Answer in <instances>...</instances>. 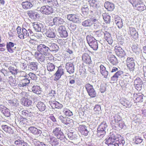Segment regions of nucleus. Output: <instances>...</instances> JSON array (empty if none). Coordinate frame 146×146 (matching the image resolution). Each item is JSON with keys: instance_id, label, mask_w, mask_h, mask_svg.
Returning a JSON list of instances; mask_svg holds the SVG:
<instances>
[{"instance_id": "obj_29", "label": "nucleus", "mask_w": 146, "mask_h": 146, "mask_svg": "<svg viewBox=\"0 0 146 146\" xmlns=\"http://www.w3.org/2000/svg\"><path fill=\"white\" fill-rule=\"evenodd\" d=\"M33 26L34 29L36 31L42 32L41 30L43 27V25L41 23L35 22L33 24Z\"/></svg>"}, {"instance_id": "obj_17", "label": "nucleus", "mask_w": 146, "mask_h": 146, "mask_svg": "<svg viewBox=\"0 0 146 146\" xmlns=\"http://www.w3.org/2000/svg\"><path fill=\"white\" fill-rule=\"evenodd\" d=\"M28 130L30 132L37 136H40L42 133L41 130L33 126L30 127Z\"/></svg>"}, {"instance_id": "obj_48", "label": "nucleus", "mask_w": 146, "mask_h": 146, "mask_svg": "<svg viewBox=\"0 0 146 146\" xmlns=\"http://www.w3.org/2000/svg\"><path fill=\"white\" fill-rule=\"evenodd\" d=\"M63 112L64 115L68 116H71L73 115L72 112L68 109L64 108Z\"/></svg>"}, {"instance_id": "obj_58", "label": "nucleus", "mask_w": 146, "mask_h": 146, "mask_svg": "<svg viewBox=\"0 0 146 146\" xmlns=\"http://www.w3.org/2000/svg\"><path fill=\"white\" fill-rule=\"evenodd\" d=\"M82 11L83 13H86L88 11V8L87 5H84L82 8Z\"/></svg>"}, {"instance_id": "obj_28", "label": "nucleus", "mask_w": 146, "mask_h": 146, "mask_svg": "<svg viewBox=\"0 0 146 146\" xmlns=\"http://www.w3.org/2000/svg\"><path fill=\"white\" fill-rule=\"evenodd\" d=\"M58 118L64 124L68 125L71 123L72 120L66 117H64L62 115H59Z\"/></svg>"}, {"instance_id": "obj_52", "label": "nucleus", "mask_w": 146, "mask_h": 146, "mask_svg": "<svg viewBox=\"0 0 146 146\" xmlns=\"http://www.w3.org/2000/svg\"><path fill=\"white\" fill-rule=\"evenodd\" d=\"M33 142L35 146H48L46 145L43 142H40L39 141H36L35 139L33 141Z\"/></svg>"}, {"instance_id": "obj_55", "label": "nucleus", "mask_w": 146, "mask_h": 146, "mask_svg": "<svg viewBox=\"0 0 146 146\" xmlns=\"http://www.w3.org/2000/svg\"><path fill=\"white\" fill-rule=\"evenodd\" d=\"M137 96L135 98V102H142L143 101V96L142 95L136 94Z\"/></svg>"}, {"instance_id": "obj_33", "label": "nucleus", "mask_w": 146, "mask_h": 146, "mask_svg": "<svg viewBox=\"0 0 146 146\" xmlns=\"http://www.w3.org/2000/svg\"><path fill=\"white\" fill-rule=\"evenodd\" d=\"M27 14L29 17L32 19H36L39 17V15L34 11H29Z\"/></svg>"}, {"instance_id": "obj_18", "label": "nucleus", "mask_w": 146, "mask_h": 146, "mask_svg": "<svg viewBox=\"0 0 146 146\" xmlns=\"http://www.w3.org/2000/svg\"><path fill=\"white\" fill-rule=\"evenodd\" d=\"M67 18L68 20L72 21L73 23H77L79 22V18L78 16L75 14L68 15Z\"/></svg>"}, {"instance_id": "obj_20", "label": "nucleus", "mask_w": 146, "mask_h": 146, "mask_svg": "<svg viewBox=\"0 0 146 146\" xmlns=\"http://www.w3.org/2000/svg\"><path fill=\"white\" fill-rule=\"evenodd\" d=\"M114 22L119 29L121 28L123 26L122 19L118 16H115Z\"/></svg>"}, {"instance_id": "obj_35", "label": "nucleus", "mask_w": 146, "mask_h": 146, "mask_svg": "<svg viewBox=\"0 0 146 146\" xmlns=\"http://www.w3.org/2000/svg\"><path fill=\"white\" fill-rule=\"evenodd\" d=\"M105 7L108 11H112L114 8V5L112 3L108 1L106 2L104 4Z\"/></svg>"}, {"instance_id": "obj_40", "label": "nucleus", "mask_w": 146, "mask_h": 146, "mask_svg": "<svg viewBox=\"0 0 146 146\" xmlns=\"http://www.w3.org/2000/svg\"><path fill=\"white\" fill-rule=\"evenodd\" d=\"M88 1L90 7L94 9L98 8L99 6L98 2L95 0H89Z\"/></svg>"}, {"instance_id": "obj_60", "label": "nucleus", "mask_w": 146, "mask_h": 146, "mask_svg": "<svg viewBox=\"0 0 146 146\" xmlns=\"http://www.w3.org/2000/svg\"><path fill=\"white\" fill-rule=\"evenodd\" d=\"M28 76L29 79L31 78L33 80L35 79L36 76L35 74L31 72L29 73Z\"/></svg>"}, {"instance_id": "obj_15", "label": "nucleus", "mask_w": 146, "mask_h": 146, "mask_svg": "<svg viewBox=\"0 0 146 146\" xmlns=\"http://www.w3.org/2000/svg\"><path fill=\"white\" fill-rule=\"evenodd\" d=\"M60 36L61 37L66 38L68 36V33L64 26H60L58 30Z\"/></svg>"}, {"instance_id": "obj_39", "label": "nucleus", "mask_w": 146, "mask_h": 146, "mask_svg": "<svg viewBox=\"0 0 146 146\" xmlns=\"http://www.w3.org/2000/svg\"><path fill=\"white\" fill-rule=\"evenodd\" d=\"M50 105L53 108L61 109L63 107L62 104L56 101L51 102Z\"/></svg>"}, {"instance_id": "obj_64", "label": "nucleus", "mask_w": 146, "mask_h": 146, "mask_svg": "<svg viewBox=\"0 0 146 146\" xmlns=\"http://www.w3.org/2000/svg\"><path fill=\"white\" fill-rule=\"evenodd\" d=\"M100 90L101 93H104L106 90V88L103 85H101Z\"/></svg>"}, {"instance_id": "obj_56", "label": "nucleus", "mask_w": 146, "mask_h": 146, "mask_svg": "<svg viewBox=\"0 0 146 146\" xmlns=\"http://www.w3.org/2000/svg\"><path fill=\"white\" fill-rule=\"evenodd\" d=\"M113 117L115 123H118L119 121H120L121 119V117L118 115H115Z\"/></svg>"}, {"instance_id": "obj_30", "label": "nucleus", "mask_w": 146, "mask_h": 146, "mask_svg": "<svg viewBox=\"0 0 146 146\" xmlns=\"http://www.w3.org/2000/svg\"><path fill=\"white\" fill-rule=\"evenodd\" d=\"M30 85L32 87L31 90L32 91L37 94H40L41 92V88L39 86L37 85H33L32 83H31Z\"/></svg>"}, {"instance_id": "obj_51", "label": "nucleus", "mask_w": 146, "mask_h": 146, "mask_svg": "<svg viewBox=\"0 0 146 146\" xmlns=\"http://www.w3.org/2000/svg\"><path fill=\"white\" fill-rule=\"evenodd\" d=\"M68 137L70 140H75L76 139L77 136L76 135L74 134L73 132H69L68 133Z\"/></svg>"}, {"instance_id": "obj_1", "label": "nucleus", "mask_w": 146, "mask_h": 146, "mask_svg": "<svg viewBox=\"0 0 146 146\" xmlns=\"http://www.w3.org/2000/svg\"><path fill=\"white\" fill-rule=\"evenodd\" d=\"M52 133L57 138L52 135H49L46 136L45 138L46 141L52 146H57L59 144V141L58 139L63 142H65L67 140L60 128H55L54 129Z\"/></svg>"}, {"instance_id": "obj_24", "label": "nucleus", "mask_w": 146, "mask_h": 146, "mask_svg": "<svg viewBox=\"0 0 146 146\" xmlns=\"http://www.w3.org/2000/svg\"><path fill=\"white\" fill-rule=\"evenodd\" d=\"M43 54L38 52L35 53V56L36 59L39 62H43L45 60V57Z\"/></svg>"}, {"instance_id": "obj_41", "label": "nucleus", "mask_w": 146, "mask_h": 146, "mask_svg": "<svg viewBox=\"0 0 146 146\" xmlns=\"http://www.w3.org/2000/svg\"><path fill=\"white\" fill-rule=\"evenodd\" d=\"M123 73V72L122 71H118L111 78V80L114 81H116L118 78Z\"/></svg>"}, {"instance_id": "obj_25", "label": "nucleus", "mask_w": 146, "mask_h": 146, "mask_svg": "<svg viewBox=\"0 0 146 146\" xmlns=\"http://www.w3.org/2000/svg\"><path fill=\"white\" fill-rule=\"evenodd\" d=\"M64 70L63 69L58 68L55 74V77L54 79L55 80H59L61 76L64 74Z\"/></svg>"}, {"instance_id": "obj_21", "label": "nucleus", "mask_w": 146, "mask_h": 146, "mask_svg": "<svg viewBox=\"0 0 146 146\" xmlns=\"http://www.w3.org/2000/svg\"><path fill=\"white\" fill-rule=\"evenodd\" d=\"M0 111L5 116L8 117L10 115L9 110L4 106L1 105H0Z\"/></svg>"}, {"instance_id": "obj_11", "label": "nucleus", "mask_w": 146, "mask_h": 146, "mask_svg": "<svg viewBox=\"0 0 146 146\" xmlns=\"http://www.w3.org/2000/svg\"><path fill=\"white\" fill-rule=\"evenodd\" d=\"M21 81L19 84L20 87H24L30 82V79L28 76H26L20 77Z\"/></svg>"}, {"instance_id": "obj_9", "label": "nucleus", "mask_w": 146, "mask_h": 146, "mask_svg": "<svg viewBox=\"0 0 146 146\" xmlns=\"http://www.w3.org/2000/svg\"><path fill=\"white\" fill-rule=\"evenodd\" d=\"M39 11L42 14L48 15L52 13L54 10L51 7L46 5L42 7Z\"/></svg>"}, {"instance_id": "obj_6", "label": "nucleus", "mask_w": 146, "mask_h": 146, "mask_svg": "<svg viewBox=\"0 0 146 146\" xmlns=\"http://www.w3.org/2000/svg\"><path fill=\"white\" fill-rule=\"evenodd\" d=\"M37 50L38 52L42 53L45 56H46L49 53V48L48 46L46 44H40L38 45L37 47Z\"/></svg>"}, {"instance_id": "obj_49", "label": "nucleus", "mask_w": 146, "mask_h": 146, "mask_svg": "<svg viewBox=\"0 0 146 146\" xmlns=\"http://www.w3.org/2000/svg\"><path fill=\"white\" fill-rule=\"evenodd\" d=\"M47 68L48 71H52L54 70L55 66L53 64L49 63L47 64Z\"/></svg>"}, {"instance_id": "obj_37", "label": "nucleus", "mask_w": 146, "mask_h": 146, "mask_svg": "<svg viewBox=\"0 0 146 146\" xmlns=\"http://www.w3.org/2000/svg\"><path fill=\"white\" fill-rule=\"evenodd\" d=\"M79 130L81 133L84 135H88L89 131L87 130V127L84 125H81L80 126Z\"/></svg>"}, {"instance_id": "obj_44", "label": "nucleus", "mask_w": 146, "mask_h": 146, "mask_svg": "<svg viewBox=\"0 0 146 146\" xmlns=\"http://www.w3.org/2000/svg\"><path fill=\"white\" fill-rule=\"evenodd\" d=\"M22 102L23 105L26 106H29L32 103V102L31 100L27 99H25L23 100Z\"/></svg>"}, {"instance_id": "obj_38", "label": "nucleus", "mask_w": 146, "mask_h": 146, "mask_svg": "<svg viewBox=\"0 0 146 146\" xmlns=\"http://www.w3.org/2000/svg\"><path fill=\"white\" fill-rule=\"evenodd\" d=\"M14 143L17 146H29L26 142L23 140L20 139L15 141Z\"/></svg>"}, {"instance_id": "obj_31", "label": "nucleus", "mask_w": 146, "mask_h": 146, "mask_svg": "<svg viewBox=\"0 0 146 146\" xmlns=\"http://www.w3.org/2000/svg\"><path fill=\"white\" fill-rule=\"evenodd\" d=\"M108 58L109 61L112 64L114 65L117 64L118 61L115 56L112 54L108 55Z\"/></svg>"}, {"instance_id": "obj_10", "label": "nucleus", "mask_w": 146, "mask_h": 146, "mask_svg": "<svg viewBox=\"0 0 146 146\" xmlns=\"http://www.w3.org/2000/svg\"><path fill=\"white\" fill-rule=\"evenodd\" d=\"M55 31L52 28H49L44 29L42 32L45 34L48 37L51 38H54L56 36Z\"/></svg>"}, {"instance_id": "obj_57", "label": "nucleus", "mask_w": 146, "mask_h": 146, "mask_svg": "<svg viewBox=\"0 0 146 146\" xmlns=\"http://www.w3.org/2000/svg\"><path fill=\"white\" fill-rule=\"evenodd\" d=\"M122 104L126 107H129L131 106L129 102L127 100H124L123 101V102L122 103Z\"/></svg>"}, {"instance_id": "obj_54", "label": "nucleus", "mask_w": 146, "mask_h": 146, "mask_svg": "<svg viewBox=\"0 0 146 146\" xmlns=\"http://www.w3.org/2000/svg\"><path fill=\"white\" fill-rule=\"evenodd\" d=\"M95 35L98 37H102V36L104 35V33L101 30H100L96 31L95 32Z\"/></svg>"}, {"instance_id": "obj_14", "label": "nucleus", "mask_w": 146, "mask_h": 146, "mask_svg": "<svg viewBox=\"0 0 146 146\" xmlns=\"http://www.w3.org/2000/svg\"><path fill=\"white\" fill-rule=\"evenodd\" d=\"M16 44L11 42H7L6 44V47L8 51L10 53H13L16 50V47L15 46Z\"/></svg>"}, {"instance_id": "obj_26", "label": "nucleus", "mask_w": 146, "mask_h": 146, "mask_svg": "<svg viewBox=\"0 0 146 146\" xmlns=\"http://www.w3.org/2000/svg\"><path fill=\"white\" fill-rule=\"evenodd\" d=\"M29 70L31 71H36L38 69V63L35 62H29L28 64Z\"/></svg>"}, {"instance_id": "obj_32", "label": "nucleus", "mask_w": 146, "mask_h": 146, "mask_svg": "<svg viewBox=\"0 0 146 146\" xmlns=\"http://www.w3.org/2000/svg\"><path fill=\"white\" fill-rule=\"evenodd\" d=\"M64 22V20L61 18L55 17L53 19V23L54 25H59L63 24Z\"/></svg>"}, {"instance_id": "obj_46", "label": "nucleus", "mask_w": 146, "mask_h": 146, "mask_svg": "<svg viewBox=\"0 0 146 146\" xmlns=\"http://www.w3.org/2000/svg\"><path fill=\"white\" fill-rule=\"evenodd\" d=\"M103 19L106 23L110 22V16L107 13H104L102 14Z\"/></svg>"}, {"instance_id": "obj_53", "label": "nucleus", "mask_w": 146, "mask_h": 146, "mask_svg": "<svg viewBox=\"0 0 146 146\" xmlns=\"http://www.w3.org/2000/svg\"><path fill=\"white\" fill-rule=\"evenodd\" d=\"M8 70H9L8 72L11 73L12 75H15L17 73L16 69L13 67L11 66L9 67L8 68Z\"/></svg>"}, {"instance_id": "obj_50", "label": "nucleus", "mask_w": 146, "mask_h": 146, "mask_svg": "<svg viewBox=\"0 0 146 146\" xmlns=\"http://www.w3.org/2000/svg\"><path fill=\"white\" fill-rule=\"evenodd\" d=\"M8 102L11 106H14L17 107L18 105V101L15 99L9 100Z\"/></svg>"}, {"instance_id": "obj_59", "label": "nucleus", "mask_w": 146, "mask_h": 146, "mask_svg": "<svg viewBox=\"0 0 146 146\" xmlns=\"http://www.w3.org/2000/svg\"><path fill=\"white\" fill-rule=\"evenodd\" d=\"M22 114L23 115L26 116H30V115L29 113L31 112H29L27 110H23L21 111Z\"/></svg>"}, {"instance_id": "obj_62", "label": "nucleus", "mask_w": 146, "mask_h": 146, "mask_svg": "<svg viewBox=\"0 0 146 146\" xmlns=\"http://www.w3.org/2000/svg\"><path fill=\"white\" fill-rule=\"evenodd\" d=\"M50 96H52L53 98H54L56 94V91L55 90H52L49 93Z\"/></svg>"}, {"instance_id": "obj_13", "label": "nucleus", "mask_w": 146, "mask_h": 146, "mask_svg": "<svg viewBox=\"0 0 146 146\" xmlns=\"http://www.w3.org/2000/svg\"><path fill=\"white\" fill-rule=\"evenodd\" d=\"M46 44L48 46L49 52L50 51L56 52L58 51L59 49L58 46L56 44L52 43L50 41H47L46 42Z\"/></svg>"}, {"instance_id": "obj_7", "label": "nucleus", "mask_w": 146, "mask_h": 146, "mask_svg": "<svg viewBox=\"0 0 146 146\" xmlns=\"http://www.w3.org/2000/svg\"><path fill=\"white\" fill-rule=\"evenodd\" d=\"M85 87L88 95L91 97L94 98L96 96V93L92 85L88 83L85 85Z\"/></svg>"}, {"instance_id": "obj_22", "label": "nucleus", "mask_w": 146, "mask_h": 146, "mask_svg": "<svg viewBox=\"0 0 146 146\" xmlns=\"http://www.w3.org/2000/svg\"><path fill=\"white\" fill-rule=\"evenodd\" d=\"M142 84V82L139 78H136L134 81V85L135 88L138 90H141Z\"/></svg>"}, {"instance_id": "obj_27", "label": "nucleus", "mask_w": 146, "mask_h": 146, "mask_svg": "<svg viewBox=\"0 0 146 146\" xmlns=\"http://www.w3.org/2000/svg\"><path fill=\"white\" fill-rule=\"evenodd\" d=\"M100 72L101 74L105 78H107L108 75V72L106 70V67L102 65L100 66Z\"/></svg>"}, {"instance_id": "obj_42", "label": "nucleus", "mask_w": 146, "mask_h": 146, "mask_svg": "<svg viewBox=\"0 0 146 146\" xmlns=\"http://www.w3.org/2000/svg\"><path fill=\"white\" fill-rule=\"evenodd\" d=\"M36 107L40 111H43L46 108L45 104L42 102H39L36 105Z\"/></svg>"}, {"instance_id": "obj_2", "label": "nucleus", "mask_w": 146, "mask_h": 146, "mask_svg": "<svg viewBox=\"0 0 146 146\" xmlns=\"http://www.w3.org/2000/svg\"><path fill=\"white\" fill-rule=\"evenodd\" d=\"M105 143L108 146H124L125 141L123 140H119L118 138H116L112 134L106 140Z\"/></svg>"}, {"instance_id": "obj_5", "label": "nucleus", "mask_w": 146, "mask_h": 146, "mask_svg": "<svg viewBox=\"0 0 146 146\" xmlns=\"http://www.w3.org/2000/svg\"><path fill=\"white\" fill-rule=\"evenodd\" d=\"M106 122L103 121L99 125L97 129V135L98 136L103 137L106 134V130L107 127Z\"/></svg>"}, {"instance_id": "obj_43", "label": "nucleus", "mask_w": 146, "mask_h": 146, "mask_svg": "<svg viewBox=\"0 0 146 146\" xmlns=\"http://www.w3.org/2000/svg\"><path fill=\"white\" fill-rule=\"evenodd\" d=\"M130 34L131 36L134 38H136L138 37V33L134 28H130Z\"/></svg>"}, {"instance_id": "obj_12", "label": "nucleus", "mask_w": 146, "mask_h": 146, "mask_svg": "<svg viewBox=\"0 0 146 146\" xmlns=\"http://www.w3.org/2000/svg\"><path fill=\"white\" fill-rule=\"evenodd\" d=\"M127 65L130 71H133L135 69V60L133 58L128 57L126 60Z\"/></svg>"}, {"instance_id": "obj_45", "label": "nucleus", "mask_w": 146, "mask_h": 146, "mask_svg": "<svg viewBox=\"0 0 146 146\" xmlns=\"http://www.w3.org/2000/svg\"><path fill=\"white\" fill-rule=\"evenodd\" d=\"M19 123L21 126H25L27 122V119L24 118H21L20 120L18 121Z\"/></svg>"}, {"instance_id": "obj_63", "label": "nucleus", "mask_w": 146, "mask_h": 146, "mask_svg": "<svg viewBox=\"0 0 146 146\" xmlns=\"http://www.w3.org/2000/svg\"><path fill=\"white\" fill-rule=\"evenodd\" d=\"M105 39L109 44H111L113 43V41L111 36Z\"/></svg>"}, {"instance_id": "obj_47", "label": "nucleus", "mask_w": 146, "mask_h": 146, "mask_svg": "<svg viewBox=\"0 0 146 146\" xmlns=\"http://www.w3.org/2000/svg\"><path fill=\"white\" fill-rule=\"evenodd\" d=\"M82 25L85 27H90L92 25V23L90 19H88L85 20L82 23Z\"/></svg>"}, {"instance_id": "obj_34", "label": "nucleus", "mask_w": 146, "mask_h": 146, "mask_svg": "<svg viewBox=\"0 0 146 146\" xmlns=\"http://www.w3.org/2000/svg\"><path fill=\"white\" fill-rule=\"evenodd\" d=\"M1 127L2 129L6 133L11 134L14 133L12 128L7 125H3Z\"/></svg>"}, {"instance_id": "obj_36", "label": "nucleus", "mask_w": 146, "mask_h": 146, "mask_svg": "<svg viewBox=\"0 0 146 146\" xmlns=\"http://www.w3.org/2000/svg\"><path fill=\"white\" fill-rule=\"evenodd\" d=\"M82 58L83 61L87 64H90L91 62L90 56L87 53L83 54Z\"/></svg>"}, {"instance_id": "obj_23", "label": "nucleus", "mask_w": 146, "mask_h": 146, "mask_svg": "<svg viewBox=\"0 0 146 146\" xmlns=\"http://www.w3.org/2000/svg\"><path fill=\"white\" fill-rule=\"evenodd\" d=\"M139 2L133 7L139 11H143L146 9V6L142 3L141 0Z\"/></svg>"}, {"instance_id": "obj_61", "label": "nucleus", "mask_w": 146, "mask_h": 146, "mask_svg": "<svg viewBox=\"0 0 146 146\" xmlns=\"http://www.w3.org/2000/svg\"><path fill=\"white\" fill-rule=\"evenodd\" d=\"M101 107L100 105H96L95 106L94 110L95 111H99L101 110Z\"/></svg>"}, {"instance_id": "obj_16", "label": "nucleus", "mask_w": 146, "mask_h": 146, "mask_svg": "<svg viewBox=\"0 0 146 146\" xmlns=\"http://www.w3.org/2000/svg\"><path fill=\"white\" fill-rule=\"evenodd\" d=\"M115 50L117 55L119 57L122 58L125 55L124 50L120 47L116 46L115 47Z\"/></svg>"}, {"instance_id": "obj_4", "label": "nucleus", "mask_w": 146, "mask_h": 146, "mask_svg": "<svg viewBox=\"0 0 146 146\" xmlns=\"http://www.w3.org/2000/svg\"><path fill=\"white\" fill-rule=\"evenodd\" d=\"M86 39L89 46L94 50H96L98 48V44L94 38L90 35L86 36Z\"/></svg>"}, {"instance_id": "obj_8", "label": "nucleus", "mask_w": 146, "mask_h": 146, "mask_svg": "<svg viewBox=\"0 0 146 146\" xmlns=\"http://www.w3.org/2000/svg\"><path fill=\"white\" fill-rule=\"evenodd\" d=\"M21 3L23 8L25 9H31L34 5L35 0H22Z\"/></svg>"}, {"instance_id": "obj_3", "label": "nucleus", "mask_w": 146, "mask_h": 146, "mask_svg": "<svg viewBox=\"0 0 146 146\" xmlns=\"http://www.w3.org/2000/svg\"><path fill=\"white\" fill-rule=\"evenodd\" d=\"M16 30L18 37L21 39H24L27 36H29L30 34L31 35H33V34L31 29H26L24 27H23L21 29V28L19 26L17 27Z\"/></svg>"}, {"instance_id": "obj_19", "label": "nucleus", "mask_w": 146, "mask_h": 146, "mask_svg": "<svg viewBox=\"0 0 146 146\" xmlns=\"http://www.w3.org/2000/svg\"><path fill=\"white\" fill-rule=\"evenodd\" d=\"M66 68L67 72L70 74H73L74 71V65L72 63H67L66 64Z\"/></svg>"}]
</instances>
